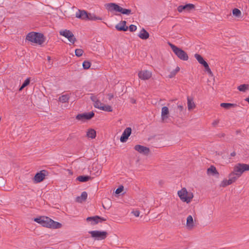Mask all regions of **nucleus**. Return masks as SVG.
Returning <instances> with one entry per match:
<instances>
[{
  "mask_svg": "<svg viewBox=\"0 0 249 249\" xmlns=\"http://www.w3.org/2000/svg\"><path fill=\"white\" fill-rule=\"evenodd\" d=\"M177 110H178L179 112H182L184 110L183 106L181 105H178L177 106Z\"/></svg>",
  "mask_w": 249,
  "mask_h": 249,
  "instance_id": "45",
  "label": "nucleus"
},
{
  "mask_svg": "<svg viewBox=\"0 0 249 249\" xmlns=\"http://www.w3.org/2000/svg\"><path fill=\"white\" fill-rule=\"evenodd\" d=\"M48 58L49 60H50V57H49V56L48 57Z\"/></svg>",
  "mask_w": 249,
  "mask_h": 249,
  "instance_id": "53",
  "label": "nucleus"
},
{
  "mask_svg": "<svg viewBox=\"0 0 249 249\" xmlns=\"http://www.w3.org/2000/svg\"><path fill=\"white\" fill-rule=\"evenodd\" d=\"M186 226L189 229H192L194 227L193 218L190 215L187 218Z\"/></svg>",
  "mask_w": 249,
  "mask_h": 249,
  "instance_id": "23",
  "label": "nucleus"
},
{
  "mask_svg": "<svg viewBox=\"0 0 249 249\" xmlns=\"http://www.w3.org/2000/svg\"><path fill=\"white\" fill-rule=\"evenodd\" d=\"M94 116L93 112L84 113L78 114L75 118L77 120L85 121V120H90Z\"/></svg>",
  "mask_w": 249,
  "mask_h": 249,
  "instance_id": "8",
  "label": "nucleus"
},
{
  "mask_svg": "<svg viewBox=\"0 0 249 249\" xmlns=\"http://www.w3.org/2000/svg\"><path fill=\"white\" fill-rule=\"evenodd\" d=\"M106 8L110 12H120L121 7L115 3H108L105 4Z\"/></svg>",
  "mask_w": 249,
  "mask_h": 249,
  "instance_id": "10",
  "label": "nucleus"
},
{
  "mask_svg": "<svg viewBox=\"0 0 249 249\" xmlns=\"http://www.w3.org/2000/svg\"><path fill=\"white\" fill-rule=\"evenodd\" d=\"M59 34L61 36H64L68 38L71 44H74L76 41V38L74 37V35L70 30H62L59 32Z\"/></svg>",
  "mask_w": 249,
  "mask_h": 249,
  "instance_id": "7",
  "label": "nucleus"
},
{
  "mask_svg": "<svg viewBox=\"0 0 249 249\" xmlns=\"http://www.w3.org/2000/svg\"><path fill=\"white\" fill-rule=\"evenodd\" d=\"M103 104L99 100H98L94 103V107L95 108H98L99 109H101L102 106Z\"/></svg>",
  "mask_w": 249,
  "mask_h": 249,
  "instance_id": "35",
  "label": "nucleus"
},
{
  "mask_svg": "<svg viewBox=\"0 0 249 249\" xmlns=\"http://www.w3.org/2000/svg\"><path fill=\"white\" fill-rule=\"evenodd\" d=\"M90 99L91 100L94 102V103L96 102L98 100L96 96L94 95L93 94H91V96L90 97Z\"/></svg>",
  "mask_w": 249,
  "mask_h": 249,
  "instance_id": "44",
  "label": "nucleus"
},
{
  "mask_svg": "<svg viewBox=\"0 0 249 249\" xmlns=\"http://www.w3.org/2000/svg\"><path fill=\"white\" fill-rule=\"evenodd\" d=\"M246 171H249V165L238 163L234 167L233 171L238 176L240 177L243 173Z\"/></svg>",
  "mask_w": 249,
  "mask_h": 249,
  "instance_id": "6",
  "label": "nucleus"
},
{
  "mask_svg": "<svg viewBox=\"0 0 249 249\" xmlns=\"http://www.w3.org/2000/svg\"><path fill=\"white\" fill-rule=\"evenodd\" d=\"M96 133L94 129L90 128L87 132V136L91 139H94L96 137Z\"/></svg>",
  "mask_w": 249,
  "mask_h": 249,
  "instance_id": "24",
  "label": "nucleus"
},
{
  "mask_svg": "<svg viewBox=\"0 0 249 249\" xmlns=\"http://www.w3.org/2000/svg\"><path fill=\"white\" fill-rule=\"evenodd\" d=\"M220 106L223 108H226V109H229L231 107H236L237 105L234 104H231V103H222L220 104Z\"/></svg>",
  "mask_w": 249,
  "mask_h": 249,
  "instance_id": "29",
  "label": "nucleus"
},
{
  "mask_svg": "<svg viewBox=\"0 0 249 249\" xmlns=\"http://www.w3.org/2000/svg\"><path fill=\"white\" fill-rule=\"evenodd\" d=\"M187 106L188 110H190L196 107V105L194 102L193 98L188 97H187Z\"/></svg>",
  "mask_w": 249,
  "mask_h": 249,
  "instance_id": "21",
  "label": "nucleus"
},
{
  "mask_svg": "<svg viewBox=\"0 0 249 249\" xmlns=\"http://www.w3.org/2000/svg\"><path fill=\"white\" fill-rule=\"evenodd\" d=\"M132 213L136 216L138 217L140 215V212L139 211H134L132 212Z\"/></svg>",
  "mask_w": 249,
  "mask_h": 249,
  "instance_id": "46",
  "label": "nucleus"
},
{
  "mask_svg": "<svg viewBox=\"0 0 249 249\" xmlns=\"http://www.w3.org/2000/svg\"><path fill=\"white\" fill-rule=\"evenodd\" d=\"M235 155H236V153L235 152H233L231 153V157H234L235 156Z\"/></svg>",
  "mask_w": 249,
  "mask_h": 249,
  "instance_id": "50",
  "label": "nucleus"
},
{
  "mask_svg": "<svg viewBox=\"0 0 249 249\" xmlns=\"http://www.w3.org/2000/svg\"><path fill=\"white\" fill-rule=\"evenodd\" d=\"M195 5L193 4H187L184 5H180L178 7V11L181 13L183 11H185L186 12H189L191 11L192 10H193L195 9Z\"/></svg>",
  "mask_w": 249,
  "mask_h": 249,
  "instance_id": "13",
  "label": "nucleus"
},
{
  "mask_svg": "<svg viewBox=\"0 0 249 249\" xmlns=\"http://www.w3.org/2000/svg\"><path fill=\"white\" fill-rule=\"evenodd\" d=\"M131 133V128L130 127L126 128L124 131L121 138L120 141L122 142H126L128 137Z\"/></svg>",
  "mask_w": 249,
  "mask_h": 249,
  "instance_id": "12",
  "label": "nucleus"
},
{
  "mask_svg": "<svg viewBox=\"0 0 249 249\" xmlns=\"http://www.w3.org/2000/svg\"><path fill=\"white\" fill-rule=\"evenodd\" d=\"M152 72L148 70H142L138 72V76L142 80H147L152 77Z\"/></svg>",
  "mask_w": 249,
  "mask_h": 249,
  "instance_id": "9",
  "label": "nucleus"
},
{
  "mask_svg": "<svg viewBox=\"0 0 249 249\" xmlns=\"http://www.w3.org/2000/svg\"><path fill=\"white\" fill-rule=\"evenodd\" d=\"M207 173L209 175H215L218 174L216 171V168L213 166H211L210 168L207 169Z\"/></svg>",
  "mask_w": 249,
  "mask_h": 249,
  "instance_id": "28",
  "label": "nucleus"
},
{
  "mask_svg": "<svg viewBox=\"0 0 249 249\" xmlns=\"http://www.w3.org/2000/svg\"><path fill=\"white\" fill-rule=\"evenodd\" d=\"M30 83V79L27 78L22 84V86L19 88V90H21L23 88L28 85Z\"/></svg>",
  "mask_w": 249,
  "mask_h": 249,
  "instance_id": "37",
  "label": "nucleus"
},
{
  "mask_svg": "<svg viewBox=\"0 0 249 249\" xmlns=\"http://www.w3.org/2000/svg\"><path fill=\"white\" fill-rule=\"evenodd\" d=\"M91 178L89 176H80L77 178L76 179L80 182H85Z\"/></svg>",
  "mask_w": 249,
  "mask_h": 249,
  "instance_id": "25",
  "label": "nucleus"
},
{
  "mask_svg": "<svg viewBox=\"0 0 249 249\" xmlns=\"http://www.w3.org/2000/svg\"><path fill=\"white\" fill-rule=\"evenodd\" d=\"M69 98H70V97L68 95L65 94V95H63L61 96L60 97H59V101L60 102L64 103H66V102H68Z\"/></svg>",
  "mask_w": 249,
  "mask_h": 249,
  "instance_id": "31",
  "label": "nucleus"
},
{
  "mask_svg": "<svg viewBox=\"0 0 249 249\" xmlns=\"http://www.w3.org/2000/svg\"><path fill=\"white\" fill-rule=\"evenodd\" d=\"M120 9L121 10H120L119 12L123 14L129 15L131 14V11L130 9H124L121 7L120 8Z\"/></svg>",
  "mask_w": 249,
  "mask_h": 249,
  "instance_id": "32",
  "label": "nucleus"
},
{
  "mask_svg": "<svg viewBox=\"0 0 249 249\" xmlns=\"http://www.w3.org/2000/svg\"><path fill=\"white\" fill-rule=\"evenodd\" d=\"M124 189V187L123 186H121L119 187L115 191V193L116 194H119L121 193Z\"/></svg>",
  "mask_w": 249,
  "mask_h": 249,
  "instance_id": "41",
  "label": "nucleus"
},
{
  "mask_svg": "<svg viewBox=\"0 0 249 249\" xmlns=\"http://www.w3.org/2000/svg\"><path fill=\"white\" fill-rule=\"evenodd\" d=\"M168 44L173 52L180 59L183 61H186L188 59V54L185 51L170 42L168 43Z\"/></svg>",
  "mask_w": 249,
  "mask_h": 249,
  "instance_id": "3",
  "label": "nucleus"
},
{
  "mask_svg": "<svg viewBox=\"0 0 249 249\" xmlns=\"http://www.w3.org/2000/svg\"><path fill=\"white\" fill-rule=\"evenodd\" d=\"M91 64L88 61H85L83 63V67L84 69H88L90 68Z\"/></svg>",
  "mask_w": 249,
  "mask_h": 249,
  "instance_id": "38",
  "label": "nucleus"
},
{
  "mask_svg": "<svg viewBox=\"0 0 249 249\" xmlns=\"http://www.w3.org/2000/svg\"><path fill=\"white\" fill-rule=\"evenodd\" d=\"M126 22L125 21H121L120 23L116 25L115 28L118 31H126L128 29V27L126 26Z\"/></svg>",
  "mask_w": 249,
  "mask_h": 249,
  "instance_id": "15",
  "label": "nucleus"
},
{
  "mask_svg": "<svg viewBox=\"0 0 249 249\" xmlns=\"http://www.w3.org/2000/svg\"><path fill=\"white\" fill-rule=\"evenodd\" d=\"M88 19L91 20H102V18L96 16L94 14L89 13L88 14Z\"/></svg>",
  "mask_w": 249,
  "mask_h": 249,
  "instance_id": "26",
  "label": "nucleus"
},
{
  "mask_svg": "<svg viewBox=\"0 0 249 249\" xmlns=\"http://www.w3.org/2000/svg\"><path fill=\"white\" fill-rule=\"evenodd\" d=\"M239 177H240L238 176V175H236L233 171L229 175V176L230 183L232 184L233 182H235Z\"/></svg>",
  "mask_w": 249,
  "mask_h": 249,
  "instance_id": "22",
  "label": "nucleus"
},
{
  "mask_svg": "<svg viewBox=\"0 0 249 249\" xmlns=\"http://www.w3.org/2000/svg\"><path fill=\"white\" fill-rule=\"evenodd\" d=\"M26 39L32 43L41 45L44 42V36L39 33L31 32L26 36Z\"/></svg>",
  "mask_w": 249,
  "mask_h": 249,
  "instance_id": "2",
  "label": "nucleus"
},
{
  "mask_svg": "<svg viewBox=\"0 0 249 249\" xmlns=\"http://www.w3.org/2000/svg\"><path fill=\"white\" fill-rule=\"evenodd\" d=\"M47 174V172L44 170L36 173L34 178L35 182L36 183L40 182L45 178V177Z\"/></svg>",
  "mask_w": 249,
  "mask_h": 249,
  "instance_id": "11",
  "label": "nucleus"
},
{
  "mask_svg": "<svg viewBox=\"0 0 249 249\" xmlns=\"http://www.w3.org/2000/svg\"><path fill=\"white\" fill-rule=\"evenodd\" d=\"M169 109L167 107H163L161 108V117L163 121L168 118Z\"/></svg>",
  "mask_w": 249,
  "mask_h": 249,
  "instance_id": "17",
  "label": "nucleus"
},
{
  "mask_svg": "<svg viewBox=\"0 0 249 249\" xmlns=\"http://www.w3.org/2000/svg\"><path fill=\"white\" fill-rule=\"evenodd\" d=\"M134 149L141 154L147 155L149 152L148 148L139 144L136 145L134 147Z\"/></svg>",
  "mask_w": 249,
  "mask_h": 249,
  "instance_id": "14",
  "label": "nucleus"
},
{
  "mask_svg": "<svg viewBox=\"0 0 249 249\" xmlns=\"http://www.w3.org/2000/svg\"><path fill=\"white\" fill-rule=\"evenodd\" d=\"M195 57L198 61V62L203 66L207 63V62L204 60L203 58L200 54L197 53L195 54Z\"/></svg>",
  "mask_w": 249,
  "mask_h": 249,
  "instance_id": "27",
  "label": "nucleus"
},
{
  "mask_svg": "<svg viewBox=\"0 0 249 249\" xmlns=\"http://www.w3.org/2000/svg\"><path fill=\"white\" fill-rule=\"evenodd\" d=\"M99 222H102L103 221H106V219L104 218V217H100V218H99Z\"/></svg>",
  "mask_w": 249,
  "mask_h": 249,
  "instance_id": "49",
  "label": "nucleus"
},
{
  "mask_svg": "<svg viewBox=\"0 0 249 249\" xmlns=\"http://www.w3.org/2000/svg\"><path fill=\"white\" fill-rule=\"evenodd\" d=\"M83 51L80 49H77L75 51V55L80 57L81 56L83 53Z\"/></svg>",
  "mask_w": 249,
  "mask_h": 249,
  "instance_id": "39",
  "label": "nucleus"
},
{
  "mask_svg": "<svg viewBox=\"0 0 249 249\" xmlns=\"http://www.w3.org/2000/svg\"><path fill=\"white\" fill-rule=\"evenodd\" d=\"M34 221L42 226L50 228L58 229L61 227L62 224L56 222L48 217H40L35 218Z\"/></svg>",
  "mask_w": 249,
  "mask_h": 249,
  "instance_id": "1",
  "label": "nucleus"
},
{
  "mask_svg": "<svg viewBox=\"0 0 249 249\" xmlns=\"http://www.w3.org/2000/svg\"><path fill=\"white\" fill-rule=\"evenodd\" d=\"M89 233L92 238L97 240L105 239L107 235V232L105 231H89Z\"/></svg>",
  "mask_w": 249,
  "mask_h": 249,
  "instance_id": "5",
  "label": "nucleus"
},
{
  "mask_svg": "<svg viewBox=\"0 0 249 249\" xmlns=\"http://www.w3.org/2000/svg\"><path fill=\"white\" fill-rule=\"evenodd\" d=\"M248 85L246 84H242L238 87V89L240 91H245L248 89Z\"/></svg>",
  "mask_w": 249,
  "mask_h": 249,
  "instance_id": "34",
  "label": "nucleus"
},
{
  "mask_svg": "<svg viewBox=\"0 0 249 249\" xmlns=\"http://www.w3.org/2000/svg\"><path fill=\"white\" fill-rule=\"evenodd\" d=\"M138 36L142 39H146L149 37V34L144 29L142 28Z\"/></svg>",
  "mask_w": 249,
  "mask_h": 249,
  "instance_id": "19",
  "label": "nucleus"
},
{
  "mask_svg": "<svg viewBox=\"0 0 249 249\" xmlns=\"http://www.w3.org/2000/svg\"><path fill=\"white\" fill-rule=\"evenodd\" d=\"M229 181H230L229 179L228 180H227V179L224 180L221 183V186L222 187H225L227 185L231 184V183H230Z\"/></svg>",
  "mask_w": 249,
  "mask_h": 249,
  "instance_id": "40",
  "label": "nucleus"
},
{
  "mask_svg": "<svg viewBox=\"0 0 249 249\" xmlns=\"http://www.w3.org/2000/svg\"><path fill=\"white\" fill-rule=\"evenodd\" d=\"M88 17V13L84 10H79L76 13V17L82 19H87Z\"/></svg>",
  "mask_w": 249,
  "mask_h": 249,
  "instance_id": "16",
  "label": "nucleus"
},
{
  "mask_svg": "<svg viewBox=\"0 0 249 249\" xmlns=\"http://www.w3.org/2000/svg\"><path fill=\"white\" fill-rule=\"evenodd\" d=\"M100 172L98 171L96 172L95 175L96 176H98V175H99L100 174Z\"/></svg>",
  "mask_w": 249,
  "mask_h": 249,
  "instance_id": "51",
  "label": "nucleus"
},
{
  "mask_svg": "<svg viewBox=\"0 0 249 249\" xmlns=\"http://www.w3.org/2000/svg\"><path fill=\"white\" fill-rule=\"evenodd\" d=\"M99 218H100V216H99L88 217L87 218V221L89 222H91V225H95L99 223Z\"/></svg>",
  "mask_w": 249,
  "mask_h": 249,
  "instance_id": "20",
  "label": "nucleus"
},
{
  "mask_svg": "<svg viewBox=\"0 0 249 249\" xmlns=\"http://www.w3.org/2000/svg\"><path fill=\"white\" fill-rule=\"evenodd\" d=\"M232 14L236 18H241L242 13L240 10L237 8H234L232 10Z\"/></svg>",
  "mask_w": 249,
  "mask_h": 249,
  "instance_id": "30",
  "label": "nucleus"
},
{
  "mask_svg": "<svg viewBox=\"0 0 249 249\" xmlns=\"http://www.w3.org/2000/svg\"><path fill=\"white\" fill-rule=\"evenodd\" d=\"M179 69H179V68L178 67H177V68H176L174 70L170 72V74H169V77L170 78H172V77H174V76L176 74V73H177L178 71H179Z\"/></svg>",
  "mask_w": 249,
  "mask_h": 249,
  "instance_id": "36",
  "label": "nucleus"
},
{
  "mask_svg": "<svg viewBox=\"0 0 249 249\" xmlns=\"http://www.w3.org/2000/svg\"><path fill=\"white\" fill-rule=\"evenodd\" d=\"M102 108L101 110H104L105 111L111 112L112 111V107L109 105H103Z\"/></svg>",
  "mask_w": 249,
  "mask_h": 249,
  "instance_id": "33",
  "label": "nucleus"
},
{
  "mask_svg": "<svg viewBox=\"0 0 249 249\" xmlns=\"http://www.w3.org/2000/svg\"><path fill=\"white\" fill-rule=\"evenodd\" d=\"M204 67L205 68L206 71L209 73L211 74L212 73V71H211V69H210L209 68V66L208 64V63H207L206 64H205L204 65H203Z\"/></svg>",
  "mask_w": 249,
  "mask_h": 249,
  "instance_id": "42",
  "label": "nucleus"
},
{
  "mask_svg": "<svg viewBox=\"0 0 249 249\" xmlns=\"http://www.w3.org/2000/svg\"><path fill=\"white\" fill-rule=\"evenodd\" d=\"M108 98L109 100H111L114 97L113 94L112 93H109L108 95Z\"/></svg>",
  "mask_w": 249,
  "mask_h": 249,
  "instance_id": "48",
  "label": "nucleus"
},
{
  "mask_svg": "<svg viewBox=\"0 0 249 249\" xmlns=\"http://www.w3.org/2000/svg\"><path fill=\"white\" fill-rule=\"evenodd\" d=\"M245 100L247 101L249 104V97L248 98H247Z\"/></svg>",
  "mask_w": 249,
  "mask_h": 249,
  "instance_id": "52",
  "label": "nucleus"
},
{
  "mask_svg": "<svg viewBox=\"0 0 249 249\" xmlns=\"http://www.w3.org/2000/svg\"><path fill=\"white\" fill-rule=\"evenodd\" d=\"M88 197V194L86 192H83L80 196H78L76 198V201L79 203H82L86 201Z\"/></svg>",
  "mask_w": 249,
  "mask_h": 249,
  "instance_id": "18",
  "label": "nucleus"
},
{
  "mask_svg": "<svg viewBox=\"0 0 249 249\" xmlns=\"http://www.w3.org/2000/svg\"><path fill=\"white\" fill-rule=\"evenodd\" d=\"M178 194L182 201L187 203H189L193 197V194L188 193L184 188L178 191Z\"/></svg>",
  "mask_w": 249,
  "mask_h": 249,
  "instance_id": "4",
  "label": "nucleus"
},
{
  "mask_svg": "<svg viewBox=\"0 0 249 249\" xmlns=\"http://www.w3.org/2000/svg\"><path fill=\"white\" fill-rule=\"evenodd\" d=\"M219 123V121L218 120H215L214 121L213 123H212V125L213 126H215L217 125V124H218Z\"/></svg>",
  "mask_w": 249,
  "mask_h": 249,
  "instance_id": "47",
  "label": "nucleus"
},
{
  "mask_svg": "<svg viewBox=\"0 0 249 249\" xmlns=\"http://www.w3.org/2000/svg\"><path fill=\"white\" fill-rule=\"evenodd\" d=\"M129 29L130 32H134L137 30V26L132 24L129 26Z\"/></svg>",
  "mask_w": 249,
  "mask_h": 249,
  "instance_id": "43",
  "label": "nucleus"
}]
</instances>
